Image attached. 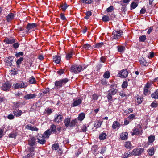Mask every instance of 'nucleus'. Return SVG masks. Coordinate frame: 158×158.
I'll use <instances>...</instances> for the list:
<instances>
[{"mask_svg":"<svg viewBox=\"0 0 158 158\" xmlns=\"http://www.w3.org/2000/svg\"><path fill=\"white\" fill-rule=\"evenodd\" d=\"M62 117L61 115L60 114H56L55 115L54 119L53 121L55 122L59 123L61 121Z\"/></svg>","mask_w":158,"mask_h":158,"instance_id":"17","label":"nucleus"},{"mask_svg":"<svg viewBox=\"0 0 158 158\" xmlns=\"http://www.w3.org/2000/svg\"><path fill=\"white\" fill-rule=\"evenodd\" d=\"M138 5V3L135 2H133L131 5V9H134L136 8Z\"/></svg>","mask_w":158,"mask_h":158,"instance_id":"40","label":"nucleus"},{"mask_svg":"<svg viewBox=\"0 0 158 158\" xmlns=\"http://www.w3.org/2000/svg\"><path fill=\"white\" fill-rule=\"evenodd\" d=\"M120 138L123 140H126L128 138V133L127 132L122 133L120 135Z\"/></svg>","mask_w":158,"mask_h":158,"instance_id":"25","label":"nucleus"},{"mask_svg":"<svg viewBox=\"0 0 158 158\" xmlns=\"http://www.w3.org/2000/svg\"><path fill=\"white\" fill-rule=\"evenodd\" d=\"M13 113L14 114V115L16 117H18L21 115L22 113V111L18 109L16 110H14L13 111Z\"/></svg>","mask_w":158,"mask_h":158,"instance_id":"26","label":"nucleus"},{"mask_svg":"<svg viewBox=\"0 0 158 158\" xmlns=\"http://www.w3.org/2000/svg\"><path fill=\"white\" fill-rule=\"evenodd\" d=\"M45 111L46 113L48 115L50 114L52 112V110L49 108H47L45 110Z\"/></svg>","mask_w":158,"mask_h":158,"instance_id":"53","label":"nucleus"},{"mask_svg":"<svg viewBox=\"0 0 158 158\" xmlns=\"http://www.w3.org/2000/svg\"><path fill=\"white\" fill-rule=\"evenodd\" d=\"M20 105V103L19 102H15L14 103V107L15 108H18Z\"/></svg>","mask_w":158,"mask_h":158,"instance_id":"59","label":"nucleus"},{"mask_svg":"<svg viewBox=\"0 0 158 158\" xmlns=\"http://www.w3.org/2000/svg\"><path fill=\"white\" fill-rule=\"evenodd\" d=\"M103 43H98L96 44L95 47L96 48H99L102 47L103 45Z\"/></svg>","mask_w":158,"mask_h":158,"instance_id":"61","label":"nucleus"},{"mask_svg":"<svg viewBox=\"0 0 158 158\" xmlns=\"http://www.w3.org/2000/svg\"><path fill=\"white\" fill-rule=\"evenodd\" d=\"M36 144V139L34 137L30 138L28 141V144L31 146L33 147Z\"/></svg>","mask_w":158,"mask_h":158,"instance_id":"12","label":"nucleus"},{"mask_svg":"<svg viewBox=\"0 0 158 158\" xmlns=\"http://www.w3.org/2000/svg\"><path fill=\"white\" fill-rule=\"evenodd\" d=\"M82 102V100L81 99H78L74 100L72 104L73 107H76L81 104Z\"/></svg>","mask_w":158,"mask_h":158,"instance_id":"15","label":"nucleus"},{"mask_svg":"<svg viewBox=\"0 0 158 158\" xmlns=\"http://www.w3.org/2000/svg\"><path fill=\"white\" fill-rule=\"evenodd\" d=\"M68 81L69 80L67 78H64L55 81V85L57 88L60 87L66 84Z\"/></svg>","mask_w":158,"mask_h":158,"instance_id":"4","label":"nucleus"},{"mask_svg":"<svg viewBox=\"0 0 158 158\" xmlns=\"http://www.w3.org/2000/svg\"><path fill=\"white\" fill-rule=\"evenodd\" d=\"M23 57H20L16 61L17 64L19 65L21 64V62L23 60Z\"/></svg>","mask_w":158,"mask_h":158,"instance_id":"51","label":"nucleus"},{"mask_svg":"<svg viewBox=\"0 0 158 158\" xmlns=\"http://www.w3.org/2000/svg\"><path fill=\"white\" fill-rule=\"evenodd\" d=\"M3 42L7 44H11L15 42V39L14 38H5L3 40Z\"/></svg>","mask_w":158,"mask_h":158,"instance_id":"11","label":"nucleus"},{"mask_svg":"<svg viewBox=\"0 0 158 158\" xmlns=\"http://www.w3.org/2000/svg\"><path fill=\"white\" fill-rule=\"evenodd\" d=\"M13 57L11 56H9L6 58L5 59L6 64L7 66H10L12 65V62L13 60Z\"/></svg>","mask_w":158,"mask_h":158,"instance_id":"13","label":"nucleus"},{"mask_svg":"<svg viewBox=\"0 0 158 158\" xmlns=\"http://www.w3.org/2000/svg\"><path fill=\"white\" fill-rule=\"evenodd\" d=\"M77 122L76 119H73L71 121L70 118H66L64 121L65 125L66 127H73L75 125Z\"/></svg>","mask_w":158,"mask_h":158,"instance_id":"3","label":"nucleus"},{"mask_svg":"<svg viewBox=\"0 0 158 158\" xmlns=\"http://www.w3.org/2000/svg\"><path fill=\"white\" fill-rule=\"evenodd\" d=\"M87 130V127L85 125H84L82 127L80 131L81 132H85Z\"/></svg>","mask_w":158,"mask_h":158,"instance_id":"48","label":"nucleus"},{"mask_svg":"<svg viewBox=\"0 0 158 158\" xmlns=\"http://www.w3.org/2000/svg\"><path fill=\"white\" fill-rule=\"evenodd\" d=\"M128 73L126 69L123 70L119 73L118 74L119 76L122 78H123L127 77L128 75Z\"/></svg>","mask_w":158,"mask_h":158,"instance_id":"10","label":"nucleus"},{"mask_svg":"<svg viewBox=\"0 0 158 158\" xmlns=\"http://www.w3.org/2000/svg\"><path fill=\"white\" fill-rule=\"evenodd\" d=\"M146 39V36L145 35H143L139 37V40L140 42H144Z\"/></svg>","mask_w":158,"mask_h":158,"instance_id":"44","label":"nucleus"},{"mask_svg":"<svg viewBox=\"0 0 158 158\" xmlns=\"http://www.w3.org/2000/svg\"><path fill=\"white\" fill-rule=\"evenodd\" d=\"M37 95L35 94H29L24 96V98L26 100H29L31 99H33Z\"/></svg>","mask_w":158,"mask_h":158,"instance_id":"14","label":"nucleus"},{"mask_svg":"<svg viewBox=\"0 0 158 158\" xmlns=\"http://www.w3.org/2000/svg\"><path fill=\"white\" fill-rule=\"evenodd\" d=\"M144 150L143 148H138L134 149L133 150V154L135 156H139L143 152Z\"/></svg>","mask_w":158,"mask_h":158,"instance_id":"8","label":"nucleus"},{"mask_svg":"<svg viewBox=\"0 0 158 158\" xmlns=\"http://www.w3.org/2000/svg\"><path fill=\"white\" fill-rule=\"evenodd\" d=\"M17 136L16 133L14 132H12L9 135V136L10 138H15Z\"/></svg>","mask_w":158,"mask_h":158,"instance_id":"55","label":"nucleus"},{"mask_svg":"<svg viewBox=\"0 0 158 158\" xmlns=\"http://www.w3.org/2000/svg\"><path fill=\"white\" fill-rule=\"evenodd\" d=\"M158 105V103L156 102H153L151 104V106L152 107H156Z\"/></svg>","mask_w":158,"mask_h":158,"instance_id":"58","label":"nucleus"},{"mask_svg":"<svg viewBox=\"0 0 158 158\" xmlns=\"http://www.w3.org/2000/svg\"><path fill=\"white\" fill-rule=\"evenodd\" d=\"M36 26V24L35 23H28L26 27V29L27 30L26 31V32L27 33H28L30 30H33V29L35 28Z\"/></svg>","mask_w":158,"mask_h":158,"instance_id":"9","label":"nucleus"},{"mask_svg":"<svg viewBox=\"0 0 158 158\" xmlns=\"http://www.w3.org/2000/svg\"><path fill=\"white\" fill-rule=\"evenodd\" d=\"M148 152L149 155L151 156L153 155L154 153V148L152 147L151 148L148 149Z\"/></svg>","mask_w":158,"mask_h":158,"instance_id":"36","label":"nucleus"},{"mask_svg":"<svg viewBox=\"0 0 158 158\" xmlns=\"http://www.w3.org/2000/svg\"><path fill=\"white\" fill-rule=\"evenodd\" d=\"M142 102V100L141 98L138 97L137 98V102L138 104H140Z\"/></svg>","mask_w":158,"mask_h":158,"instance_id":"64","label":"nucleus"},{"mask_svg":"<svg viewBox=\"0 0 158 158\" xmlns=\"http://www.w3.org/2000/svg\"><path fill=\"white\" fill-rule=\"evenodd\" d=\"M114 10L113 7L112 6H110L106 9V11L108 12H111Z\"/></svg>","mask_w":158,"mask_h":158,"instance_id":"57","label":"nucleus"},{"mask_svg":"<svg viewBox=\"0 0 158 158\" xmlns=\"http://www.w3.org/2000/svg\"><path fill=\"white\" fill-rule=\"evenodd\" d=\"M102 124V122L101 121H97L95 123L94 127L96 129L100 127Z\"/></svg>","mask_w":158,"mask_h":158,"instance_id":"32","label":"nucleus"},{"mask_svg":"<svg viewBox=\"0 0 158 158\" xmlns=\"http://www.w3.org/2000/svg\"><path fill=\"white\" fill-rule=\"evenodd\" d=\"M51 133L50 130L48 129L46 130L42 135L43 137H44L45 139L46 138L48 139L49 138Z\"/></svg>","mask_w":158,"mask_h":158,"instance_id":"18","label":"nucleus"},{"mask_svg":"<svg viewBox=\"0 0 158 158\" xmlns=\"http://www.w3.org/2000/svg\"><path fill=\"white\" fill-rule=\"evenodd\" d=\"M139 62L141 65L144 66H146L147 64L146 60L143 58L140 59L139 60Z\"/></svg>","mask_w":158,"mask_h":158,"instance_id":"30","label":"nucleus"},{"mask_svg":"<svg viewBox=\"0 0 158 158\" xmlns=\"http://www.w3.org/2000/svg\"><path fill=\"white\" fill-rule=\"evenodd\" d=\"M73 54V50H71L69 52L66 54L65 57L66 59L67 60H69L71 58H72Z\"/></svg>","mask_w":158,"mask_h":158,"instance_id":"22","label":"nucleus"},{"mask_svg":"<svg viewBox=\"0 0 158 158\" xmlns=\"http://www.w3.org/2000/svg\"><path fill=\"white\" fill-rule=\"evenodd\" d=\"M92 1V0H81L80 2H82L85 4H89L91 3Z\"/></svg>","mask_w":158,"mask_h":158,"instance_id":"43","label":"nucleus"},{"mask_svg":"<svg viewBox=\"0 0 158 158\" xmlns=\"http://www.w3.org/2000/svg\"><path fill=\"white\" fill-rule=\"evenodd\" d=\"M151 97L153 98L158 99V89H157L152 94Z\"/></svg>","mask_w":158,"mask_h":158,"instance_id":"34","label":"nucleus"},{"mask_svg":"<svg viewBox=\"0 0 158 158\" xmlns=\"http://www.w3.org/2000/svg\"><path fill=\"white\" fill-rule=\"evenodd\" d=\"M110 76V73L108 71L106 72L103 75V77L105 78H108Z\"/></svg>","mask_w":158,"mask_h":158,"instance_id":"42","label":"nucleus"},{"mask_svg":"<svg viewBox=\"0 0 158 158\" xmlns=\"http://www.w3.org/2000/svg\"><path fill=\"white\" fill-rule=\"evenodd\" d=\"M120 123L117 121H114L112 125V128L113 130H115L116 129H118L120 127Z\"/></svg>","mask_w":158,"mask_h":158,"instance_id":"16","label":"nucleus"},{"mask_svg":"<svg viewBox=\"0 0 158 158\" xmlns=\"http://www.w3.org/2000/svg\"><path fill=\"white\" fill-rule=\"evenodd\" d=\"M49 130H50L51 133H56L57 132L56 126L54 124H52L51 125L50 129Z\"/></svg>","mask_w":158,"mask_h":158,"instance_id":"27","label":"nucleus"},{"mask_svg":"<svg viewBox=\"0 0 158 158\" xmlns=\"http://www.w3.org/2000/svg\"><path fill=\"white\" fill-rule=\"evenodd\" d=\"M86 68V67L78 65H72L70 68V71L72 73H77L83 71Z\"/></svg>","mask_w":158,"mask_h":158,"instance_id":"2","label":"nucleus"},{"mask_svg":"<svg viewBox=\"0 0 158 158\" xmlns=\"http://www.w3.org/2000/svg\"><path fill=\"white\" fill-rule=\"evenodd\" d=\"M122 34V32L120 31H116L114 30L112 35L113 36L112 38L113 39H118Z\"/></svg>","mask_w":158,"mask_h":158,"instance_id":"6","label":"nucleus"},{"mask_svg":"<svg viewBox=\"0 0 158 158\" xmlns=\"http://www.w3.org/2000/svg\"><path fill=\"white\" fill-rule=\"evenodd\" d=\"M98 96L96 94H94L92 96V98L94 100H97L98 99Z\"/></svg>","mask_w":158,"mask_h":158,"instance_id":"60","label":"nucleus"},{"mask_svg":"<svg viewBox=\"0 0 158 158\" xmlns=\"http://www.w3.org/2000/svg\"><path fill=\"white\" fill-rule=\"evenodd\" d=\"M133 154V153H131H131H128L127 152H125L124 153V158H127V157H128L130 156H131Z\"/></svg>","mask_w":158,"mask_h":158,"instance_id":"52","label":"nucleus"},{"mask_svg":"<svg viewBox=\"0 0 158 158\" xmlns=\"http://www.w3.org/2000/svg\"><path fill=\"white\" fill-rule=\"evenodd\" d=\"M155 136L152 135L149 136L148 138L149 143H152L155 140Z\"/></svg>","mask_w":158,"mask_h":158,"instance_id":"37","label":"nucleus"},{"mask_svg":"<svg viewBox=\"0 0 158 158\" xmlns=\"http://www.w3.org/2000/svg\"><path fill=\"white\" fill-rule=\"evenodd\" d=\"M124 146L128 149H131L133 148L132 144L129 141L126 142L124 143Z\"/></svg>","mask_w":158,"mask_h":158,"instance_id":"23","label":"nucleus"},{"mask_svg":"<svg viewBox=\"0 0 158 158\" xmlns=\"http://www.w3.org/2000/svg\"><path fill=\"white\" fill-rule=\"evenodd\" d=\"M29 82L30 84H35L36 83V81L33 76H32L29 78Z\"/></svg>","mask_w":158,"mask_h":158,"instance_id":"31","label":"nucleus"},{"mask_svg":"<svg viewBox=\"0 0 158 158\" xmlns=\"http://www.w3.org/2000/svg\"><path fill=\"white\" fill-rule=\"evenodd\" d=\"M102 20L105 22H107L109 21L110 19L109 16L106 15H104L102 18Z\"/></svg>","mask_w":158,"mask_h":158,"instance_id":"46","label":"nucleus"},{"mask_svg":"<svg viewBox=\"0 0 158 158\" xmlns=\"http://www.w3.org/2000/svg\"><path fill=\"white\" fill-rule=\"evenodd\" d=\"M128 86V83L127 81H124L122 85V88H126Z\"/></svg>","mask_w":158,"mask_h":158,"instance_id":"56","label":"nucleus"},{"mask_svg":"<svg viewBox=\"0 0 158 158\" xmlns=\"http://www.w3.org/2000/svg\"><path fill=\"white\" fill-rule=\"evenodd\" d=\"M86 15L84 17V18L86 19H88L92 15V12L90 11H88L86 13Z\"/></svg>","mask_w":158,"mask_h":158,"instance_id":"45","label":"nucleus"},{"mask_svg":"<svg viewBox=\"0 0 158 158\" xmlns=\"http://www.w3.org/2000/svg\"><path fill=\"white\" fill-rule=\"evenodd\" d=\"M69 5H67L66 3H64V4H61L60 7L63 11H65Z\"/></svg>","mask_w":158,"mask_h":158,"instance_id":"38","label":"nucleus"},{"mask_svg":"<svg viewBox=\"0 0 158 158\" xmlns=\"http://www.w3.org/2000/svg\"><path fill=\"white\" fill-rule=\"evenodd\" d=\"M37 139L38 140V143L40 144H43L46 143L45 139L44 137H43L42 135V137L39 136L37 138Z\"/></svg>","mask_w":158,"mask_h":158,"instance_id":"21","label":"nucleus"},{"mask_svg":"<svg viewBox=\"0 0 158 158\" xmlns=\"http://www.w3.org/2000/svg\"><path fill=\"white\" fill-rule=\"evenodd\" d=\"M142 128L140 125H138L136 127H135L133 130V133L132 135H141L142 134Z\"/></svg>","mask_w":158,"mask_h":158,"instance_id":"5","label":"nucleus"},{"mask_svg":"<svg viewBox=\"0 0 158 158\" xmlns=\"http://www.w3.org/2000/svg\"><path fill=\"white\" fill-rule=\"evenodd\" d=\"M29 151L30 152L29 153L31 157H32L35 154L34 148L32 147L29 148Z\"/></svg>","mask_w":158,"mask_h":158,"instance_id":"41","label":"nucleus"},{"mask_svg":"<svg viewBox=\"0 0 158 158\" xmlns=\"http://www.w3.org/2000/svg\"><path fill=\"white\" fill-rule=\"evenodd\" d=\"M53 61L56 64H59L61 60V58L60 56L56 55L53 57Z\"/></svg>","mask_w":158,"mask_h":158,"instance_id":"24","label":"nucleus"},{"mask_svg":"<svg viewBox=\"0 0 158 158\" xmlns=\"http://www.w3.org/2000/svg\"><path fill=\"white\" fill-rule=\"evenodd\" d=\"M83 48L86 50H88L91 48V46L88 44H85L83 45Z\"/></svg>","mask_w":158,"mask_h":158,"instance_id":"39","label":"nucleus"},{"mask_svg":"<svg viewBox=\"0 0 158 158\" xmlns=\"http://www.w3.org/2000/svg\"><path fill=\"white\" fill-rule=\"evenodd\" d=\"M13 87L15 89H19L20 88V84L19 83H16L14 84Z\"/></svg>","mask_w":158,"mask_h":158,"instance_id":"54","label":"nucleus"},{"mask_svg":"<svg viewBox=\"0 0 158 158\" xmlns=\"http://www.w3.org/2000/svg\"><path fill=\"white\" fill-rule=\"evenodd\" d=\"M11 85L10 83L6 82L2 85V89L4 91H8L11 88Z\"/></svg>","mask_w":158,"mask_h":158,"instance_id":"7","label":"nucleus"},{"mask_svg":"<svg viewBox=\"0 0 158 158\" xmlns=\"http://www.w3.org/2000/svg\"><path fill=\"white\" fill-rule=\"evenodd\" d=\"M15 15L13 13H10L9 14L6 16V20L8 22H10L11 21L12 19H13L15 17Z\"/></svg>","mask_w":158,"mask_h":158,"instance_id":"20","label":"nucleus"},{"mask_svg":"<svg viewBox=\"0 0 158 158\" xmlns=\"http://www.w3.org/2000/svg\"><path fill=\"white\" fill-rule=\"evenodd\" d=\"M20 88H25L27 86V84L26 82H22L20 84Z\"/></svg>","mask_w":158,"mask_h":158,"instance_id":"47","label":"nucleus"},{"mask_svg":"<svg viewBox=\"0 0 158 158\" xmlns=\"http://www.w3.org/2000/svg\"><path fill=\"white\" fill-rule=\"evenodd\" d=\"M135 116L134 114H131L128 116L127 118L128 120L131 121L135 118Z\"/></svg>","mask_w":158,"mask_h":158,"instance_id":"49","label":"nucleus"},{"mask_svg":"<svg viewBox=\"0 0 158 158\" xmlns=\"http://www.w3.org/2000/svg\"><path fill=\"white\" fill-rule=\"evenodd\" d=\"M25 127L26 129L30 130L32 131H37L39 129L35 127H32L31 125H27Z\"/></svg>","mask_w":158,"mask_h":158,"instance_id":"19","label":"nucleus"},{"mask_svg":"<svg viewBox=\"0 0 158 158\" xmlns=\"http://www.w3.org/2000/svg\"><path fill=\"white\" fill-rule=\"evenodd\" d=\"M23 54V52H20L19 53H16L15 54V56L17 57H19L20 56H22Z\"/></svg>","mask_w":158,"mask_h":158,"instance_id":"63","label":"nucleus"},{"mask_svg":"<svg viewBox=\"0 0 158 158\" xmlns=\"http://www.w3.org/2000/svg\"><path fill=\"white\" fill-rule=\"evenodd\" d=\"M85 114L83 113H81L79 114L77 119L78 120L81 121L85 118Z\"/></svg>","mask_w":158,"mask_h":158,"instance_id":"28","label":"nucleus"},{"mask_svg":"<svg viewBox=\"0 0 158 158\" xmlns=\"http://www.w3.org/2000/svg\"><path fill=\"white\" fill-rule=\"evenodd\" d=\"M59 145L57 144H54L52 145V148L53 150H57L58 149Z\"/></svg>","mask_w":158,"mask_h":158,"instance_id":"50","label":"nucleus"},{"mask_svg":"<svg viewBox=\"0 0 158 158\" xmlns=\"http://www.w3.org/2000/svg\"><path fill=\"white\" fill-rule=\"evenodd\" d=\"M118 91L117 89L112 88L110 89L108 91L106 97L108 99V101L109 102L113 101L115 99H113L112 97L113 95L116 94Z\"/></svg>","mask_w":158,"mask_h":158,"instance_id":"1","label":"nucleus"},{"mask_svg":"<svg viewBox=\"0 0 158 158\" xmlns=\"http://www.w3.org/2000/svg\"><path fill=\"white\" fill-rule=\"evenodd\" d=\"M50 89L49 88H47L44 89H43L42 91V93H43L44 95L47 96L48 95L50 94Z\"/></svg>","mask_w":158,"mask_h":158,"instance_id":"35","label":"nucleus"},{"mask_svg":"<svg viewBox=\"0 0 158 158\" xmlns=\"http://www.w3.org/2000/svg\"><path fill=\"white\" fill-rule=\"evenodd\" d=\"M118 52L121 53H123L125 50V48L124 46H121L117 47Z\"/></svg>","mask_w":158,"mask_h":158,"instance_id":"33","label":"nucleus"},{"mask_svg":"<svg viewBox=\"0 0 158 158\" xmlns=\"http://www.w3.org/2000/svg\"><path fill=\"white\" fill-rule=\"evenodd\" d=\"M8 119L10 120L13 119L14 118V116L12 114H10L7 116Z\"/></svg>","mask_w":158,"mask_h":158,"instance_id":"62","label":"nucleus"},{"mask_svg":"<svg viewBox=\"0 0 158 158\" xmlns=\"http://www.w3.org/2000/svg\"><path fill=\"white\" fill-rule=\"evenodd\" d=\"M107 136V135L106 133L103 132L100 134L99 138L100 140H103L106 138Z\"/></svg>","mask_w":158,"mask_h":158,"instance_id":"29","label":"nucleus"}]
</instances>
